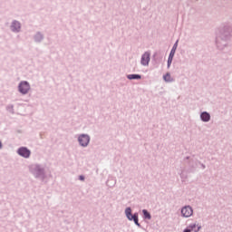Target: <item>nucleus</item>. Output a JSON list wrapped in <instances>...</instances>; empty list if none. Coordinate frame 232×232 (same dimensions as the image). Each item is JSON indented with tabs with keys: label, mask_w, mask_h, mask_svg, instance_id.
<instances>
[{
	"label": "nucleus",
	"mask_w": 232,
	"mask_h": 232,
	"mask_svg": "<svg viewBox=\"0 0 232 232\" xmlns=\"http://www.w3.org/2000/svg\"><path fill=\"white\" fill-rule=\"evenodd\" d=\"M5 110L11 113V114H14L15 111H14V104H8L6 107H5Z\"/></svg>",
	"instance_id": "dca6fc26"
},
{
	"label": "nucleus",
	"mask_w": 232,
	"mask_h": 232,
	"mask_svg": "<svg viewBox=\"0 0 232 232\" xmlns=\"http://www.w3.org/2000/svg\"><path fill=\"white\" fill-rule=\"evenodd\" d=\"M4 148L3 142L0 141V150H2Z\"/></svg>",
	"instance_id": "393cba45"
},
{
	"label": "nucleus",
	"mask_w": 232,
	"mask_h": 232,
	"mask_svg": "<svg viewBox=\"0 0 232 232\" xmlns=\"http://www.w3.org/2000/svg\"><path fill=\"white\" fill-rule=\"evenodd\" d=\"M181 179H188V175L184 173V171H181L179 174Z\"/></svg>",
	"instance_id": "aec40b11"
},
{
	"label": "nucleus",
	"mask_w": 232,
	"mask_h": 232,
	"mask_svg": "<svg viewBox=\"0 0 232 232\" xmlns=\"http://www.w3.org/2000/svg\"><path fill=\"white\" fill-rule=\"evenodd\" d=\"M142 214H143V219L144 220H150L151 219V215L147 209H142Z\"/></svg>",
	"instance_id": "4468645a"
},
{
	"label": "nucleus",
	"mask_w": 232,
	"mask_h": 232,
	"mask_svg": "<svg viewBox=\"0 0 232 232\" xmlns=\"http://www.w3.org/2000/svg\"><path fill=\"white\" fill-rule=\"evenodd\" d=\"M178 43H179V40H177L176 43L173 44V47L169 53V55L174 56L177 47H178Z\"/></svg>",
	"instance_id": "f3484780"
},
{
	"label": "nucleus",
	"mask_w": 232,
	"mask_h": 232,
	"mask_svg": "<svg viewBox=\"0 0 232 232\" xmlns=\"http://www.w3.org/2000/svg\"><path fill=\"white\" fill-rule=\"evenodd\" d=\"M28 170L34 177V179L44 180L46 178L45 167L41 163L30 164L28 166Z\"/></svg>",
	"instance_id": "f03ea898"
},
{
	"label": "nucleus",
	"mask_w": 232,
	"mask_h": 232,
	"mask_svg": "<svg viewBox=\"0 0 232 232\" xmlns=\"http://www.w3.org/2000/svg\"><path fill=\"white\" fill-rule=\"evenodd\" d=\"M163 79H164V81L167 82H173V79H171L170 74H169V72L166 73V74L163 76Z\"/></svg>",
	"instance_id": "a211bd4d"
},
{
	"label": "nucleus",
	"mask_w": 232,
	"mask_h": 232,
	"mask_svg": "<svg viewBox=\"0 0 232 232\" xmlns=\"http://www.w3.org/2000/svg\"><path fill=\"white\" fill-rule=\"evenodd\" d=\"M127 78L129 80H140L142 78V76L140 74H128Z\"/></svg>",
	"instance_id": "2eb2a0df"
},
{
	"label": "nucleus",
	"mask_w": 232,
	"mask_h": 232,
	"mask_svg": "<svg viewBox=\"0 0 232 232\" xmlns=\"http://www.w3.org/2000/svg\"><path fill=\"white\" fill-rule=\"evenodd\" d=\"M91 141V136L88 134H81L78 136V144L80 147L87 148Z\"/></svg>",
	"instance_id": "39448f33"
},
{
	"label": "nucleus",
	"mask_w": 232,
	"mask_h": 232,
	"mask_svg": "<svg viewBox=\"0 0 232 232\" xmlns=\"http://www.w3.org/2000/svg\"><path fill=\"white\" fill-rule=\"evenodd\" d=\"M10 30L13 34H20L22 31V24L17 20H13L10 25Z\"/></svg>",
	"instance_id": "6e6552de"
},
{
	"label": "nucleus",
	"mask_w": 232,
	"mask_h": 232,
	"mask_svg": "<svg viewBox=\"0 0 232 232\" xmlns=\"http://www.w3.org/2000/svg\"><path fill=\"white\" fill-rule=\"evenodd\" d=\"M183 232H193V231L190 229L189 226H188V227L183 230Z\"/></svg>",
	"instance_id": "5701e85b"
},
{
	"label": "nucleus",
	"mask_w": 232,
	"mask_h": 232,
	"mask_svg": "<svg viewBox=\"0 0 232 232\" xmlns=\"http://www.w3.org/2000/svg\"><path fill=\"white\" fill-rule=\"evenodd\" d=\"M197 167H198V160H188L187 161V173H195Z\"/></svg>",
	"instance_id": "423d86ee"
},
{
	"label": "nucleus",
	"mask_w": 232,
	"mask_h": 232,
	"mask_svg": "<svg viewBox=\"0 0 232 232\" xmlns=\"http://www.w3.org/2000/svg\"><path fill=\"white\" fill-rule=\"evenodd\" d=\"M181 215L185 218H189L193 216V208L190 205L184 206L181 208Z\"/></svg>",
	"instance_id": "1a4fd4ad"
},
{
	"label": "nucleus",
	"mask_w": 232,
	"mask_h": 232,
	"mask_svg": "<svg viewBox=\"0 0 232 232\" xmlns=\"http://www.w3.org/2000/svg\"><path fill=\"white\" fill-rule=\"evenodd\" d=\"M150 61V53L145 52L141 56L140 63L143 66H147L149 65Z\"/></svg>",
	"instance_id": "9d476101"
},
{
	"label": "nucleus",
	"mask_w": 232,
	"mask_h": 232,
	"mask_svg": "<svg viewBox=\"0 0 232 232\" xmlns=\"http://www.w3.org/2000/svg\"><path fill=\"white\" fill-rule=\"evenodd\" d=\"M33 39L35 43L40 44L44 41V34L42 32L38 31L34 34Z\"/></svg>",
	"instance_id": "9b49d317"
},
{
	"label": "nucleus",
	"mask_w": 232,
	"mask_h": 232,
	"mask_svg": "<svg viewBox=\"0 0 232 232\" xmlns=\"http://www.w3.org/2000/svg\"><path fill=\"white\" fill-rule=\"evenodd\" d=\"M199 118L203 122H209L211 121V114L208 111H203L200 113Z\"/></svg>",
	"instance_id": "f8f14e48"
},
{
	"label": "nucleus",
	"mask_w": 232,
	"mask_h": 232,
	"mask_svg": "<svg viewBox=\"0 0 232 232\" xmlns=\"http://www.w3.org/2000/svg\"><path fill=\"white\" fill-rule=\"evenodd\" d=\"M173 55L169 54V58H168V64L167 67L169 68L173 60Z\"/></svg>",
	"instance_id": "6ab92c4d"
},
{
	"label": "nucleus",
	"mask_w": 232,
	"mask_h": 232,
	"mask_svg": "<svg viewBox=\"0 0 232 232\" xmlns=\"http://www.w3.org/2000/svg\"><path fill=\"white\" fill-rule=\"evenodd\" d=\"M30 89L31 85L27 81H22L18 84V92L23 95H26L29 92Z\"/></svg>",
	"instance_id": "20e7f679"
},
{
	"label": "nucleus",
	"mask_w": 232,
	"mask_h": 232,
	"mask_svg": "<svg viewBox=\"0 0 232 232\" xmlns=\"http://www.w3.org/2000/svg\"><path fill=\"white\" fill-rule=\"evenodd\" d=\"M232 39V24H224L219 27L216 36V45L218 50H224L228 46Z\"/></svg>",
	"instance_id": "f257e3e1"
},
{
	"label": "nucleus",
	"mask_w": 232,
	"mask_h": 232,
	"mask_svg": "<svg viewBox=\"0 0 232 232\" xmlns=\"http://www.w3.org/2000/svg\"><path fill=\"white\" fill-rule=\"evenodd\" d=\"M16 152L20 157L24 159H29L32 155V152L28 147H19Z\"/></svg>",
	"instance_id": "0eeeda50"
},
{
	"label": "nucleus",
	"mask_w": 232,
	"mask_h": 232,
	"mask_svg": "<svg viewBox=\"0 0 232 232\" xmlns=\"http://www.w3.org/2000/svg\"><path fill=\"white\" fill-rule=\"evenodd\" d=\"M125 216L129 221L134 222V224L139 227L142 228L141 225L139 223V213L135 212L132 214V209L130 207L126 208Z\"/></svg>",
	"instance_id": "7ed1b4c3"
},
{
	"label": "nucleus",
	"mask_w": 232,
	"mask_h": 232,
	"mask_svg": "<svg viewBox=\"0 0 232 232\" xmlns=\"http://www.w3.org/2000/svg\"><path fill=\"white\" fill-rule=\"evenodd\" d=\"M198 164L201 165L202 169H206V164L202 163V161L198 160Z\"/></svg>",
	"instance_id": "412c9836"
},
{
	"label": "nucleus",
	"mask_w": 232,
	"mask_h": 232,
	"mask_svg": "<svg viewBox=\"0 0 232 232\" xmlns=\"http://www.w3.org/2000/svg\"><path fill=\"white\" fill-rule=\"evenodd\" d=\"M78 179L80 181H84L85 180V176L84 175H80V176H78Z\"/></svg>",
	"instance_id": "4be33fe9"
},
{
	"label": "nucleus",
	"mask_w": 232,
	"mask_h": 232,
	"mask_svg": "<svg viewBox=\"0 0 232 232\" xmlns=\"http://www.w3.org/2000/svg\"><path fill=\"white\" fill-rule=\"evenodd\" d=\"M188 227H190L192 232H200V230L202 229V226H199L197 223L189 224Z\"/></svg>",
	"instance_id": "ddd939ff"
},
{
	"label": "nucleus",
	"mask_w": 232,
	"mask_h": 232,
	"mask_svg": "<svg viewBox=\"0 0 232 232\" xmlns=\"http://www.w3.org/2000/svg\"><path fill=\"white\" fill-rule=\"evenodd\" d=\"M190 160H192L189 156H186V158H184V161L187 163L188 161H189Z\"/></svg>",
	"instance_id": "b1692460"
}]
</instances>
